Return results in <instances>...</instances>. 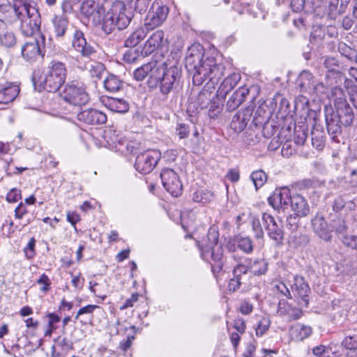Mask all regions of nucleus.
Listing matches in <instances>:
<instances>
[{
    "mask_svg": "<svg viewBox=\"0 0 357 357\" xmlns=\"http://www.w3.org/2000/svg\"><path fill=\"white\" fill-rule=\"evenodd\" d=\"M201 255L205 261L211 259L214 264L212 265L213 271H220L223 266L224 251L222 245L209 246L208 248L200 247Z\"/></svg>",
    "mask_w": 357,
    "mask_h": 357,
    "instance_id": "16",
    "label": "nucleus"
},
{
    "mask_svg": "<svg viewBox=\"0 0 357 357\" xmlns=\"http://www.w3.org/2000/svg\"><path fill=\"white\" fill-rule=\"evenodd\" d=\"M105 71V66L100 62H93L89 68V72L92 77L101 79Z\"/></svg>",
    "mask_w": 357,
    "mask_h": 357,
    "instance_id": "47",
    "label": "nucleus"
},
{
    "mask_svg": "<svg viewBox=\"0 0 357 357\" xmlns=\"http://www.w3.org/2000/svg\"><path fill=\"white\" fill-rule=\"evenodd\" d=\"M292 197L290 195V191L287 188H282L275 190L273 194L268 198V203L275 209H285L289 203H291Z\"/></svg>",
    "mask_w": 357,
    "mask_h": 357,
    "instance_id": "18",
    "label": "nucleus"
},
{
    "mask_svg": "<svg viewBox=\"0 0 357 357\" xmlns=\"http://www.w3.org/2000/svg\"><path fill=\"white\" fill-rule=\"evenodd\" d=\"M72 44L76 51L84 56H89L94 52L93 48L86 43L84 33L79 29H75Z\"/></svg>",
    "mask_w": 357,
    "mask_h": 357,
    "instance_id": "21",
    "label": "nucleus"
},
{
    "mask_svg": "<svg viewBox=\"0 0 357 357\" xmlns=\"http://www.w3.org/2000/svg\"><path fill=\"white\" fill-rule=\"evenodd\" d=\"M107 107L112 112L126 113L129 110V103L121 98H112L108 100Z\"/></svg>",
    "mask_w": 357,
    "mask_h": 357,
    "instance_id": "35",
    "label": "nucleus"
},
{
    "mask_svg": "<svg viewBox=\"0 0 357 357\" xmlns=\"http://www.w3.org/2000/svg\"><path fill=\"white\" fill-rule=\"evenodd\" d=\"M346 201L342 196L336 197L333 203L332 208L335 213L338 214L345 206Z\"/></svg>",
    "mask_w": 357,
    "mask_h": 357,
    "instance_id": "55",
    "label": "nucleus"
},
{
    "mask_svg": "<svg viewBox=\"0 0 357 357\" xmlns=\"http://www.w3.org/2000/svg\"><path fill=\"white\" fill-rule=\"evenodd\" d=\"M234 278L230 280L229 287L230 290L234 291L238 289L242 284H245L246 276L245 274H238L236 273V265L233 268Z\"/></svg>",
    "mask_w": 357,
    "mask_h": 357,
    "instance_id": "44",
    "label": "nucleus"
},
{
    "mask_svg": "<svg viewBox=\"0 0 357 357\" xmlns=\"http://www.w3.org/2000/svg\"><path fill=\"white\" fill-rule=\"evenodd\" d=\"M160 159V153L152 149L139 154L135 160V167L142 174L150 173Z\"/></svg>",
    "mask_w": 357,
    "mask_h": 357,
    "instance_id": "9",
    "label": "nucleus"
},
{
    "mask_svg": "<svg viewBox=\"0 0 357 357\" xmlns=\"http://www.w3.org/2000/svg\"><path fill=\"white\" fill-rule=\"evenodd\" d=\"M160 178L163 187L172 196L178 197L181 195L183 185L178 176L173 169H163L160 173Z\"/></svg>",
    "mask_w": 357,
    "mask_h": 357,
    "instance_id": "12",
    "label": "nucleus"
},
{
    "mask_svg": "<svg viewBox=\"0 0 357 357\" xmlns=\"http://www.w3.org/2000/svg\"><path fill=\"white\" fill-rule=\"evenodd\" d=\"M344 335L341 342L343 348L347 351H351L357 348V330L355 328H346L343 330Z\"/></svg>",
    "mask_w": 357,
    "mask_h": 357,
    "instance_id": "34",
    "label": "nucleus"
},
{
    "mask_svg": "<svg viewBox=\"0 0 357 357\" xmlns=\"http://www.w3.org/2000/svg\"><path fill=\"white\" fill-rule=\"evenodd\" d=\"M35 244H36V240L34 239V238H31L29 240L26 247L24 248L25 255L29 259H31L35 255V250H34Z\"/></svg>",
    "mask_w": 357,
    "mask_h": 357,
    "instance_id": "61",
    "label": "nucleus"
},
{
    "mask_svg": "<svg viewBox=\"0 0 357 357\" xmlns=\"http://www.w3.org/2000/svg\"><path fill=\"white\" fill-rule=\"evenodd\" d=\"M151 0H131V8L137 13H144L149 6Z\"/></svg>",
    "mask_w": 357,
    "mask_h": 357,
    "instance_id": "48",
    "label": "nucleus"
},
{
    "mask_svg": "<svg viewBox=\"0 0 357 357\" xmlns=\"http://www.w3.org/2000/svg\"><path fill=\"white\" fill-rule=\"evenodd\" d=\"M45 36L40 33L38 38L26 43L22 47V55L27 61L32 62L43 56V48L45 47Z\"/></svg>",
    "mask_w": 357,
    "mask_h": 357,
    "instance_id": "13",
    "label": "nucleus"
},
{
    "mask_svg": "<svg viewBox=\"0 0 357 357\" xmlns=\"http://www.w3.org/2000/svg\"><path fill=\"white\" fill-rule=\"evenodd\" d=\"M216 95L207 90L202 91L197 96V102L201 109L208 108L211 102L218 98Z\"/></svg>",
    "mask_w": 357,
    "mask_h": 357,
    "instance_id": "39",
    "label": "nucleus"
},
{
    "mask_svg": "<svg viewBox=\"0 0 357 357\" xmlns=\"http://www.w3.org/2000/svg\"><path fill=\"white\" fill-rule=\"evenodd\" d=\"M307 129L303 126H296L294 130V142L298 145H303L307 139Z\"/></svg>",
    "mask_w": 357,
    "mask_h": 357,
    "instance_id": "49",
    "label": "nucleus"
},
{
    "mask_svg": "<svg viewBox=\"0 0 357 357\" xmlns=\"http://www.w3.org/2000/svg\"><path fill=\"white\" fill-rule=\"evenodd\" d=\"M21 191L17 188H13L8 192L6 200L10 203H15L21 199Z\"/></svg>",
    "mask_w": 357,
    "mask_h": 357,
    "instance_id": "57",
    "label": "nucleus"
},
{
    "mask_svg": "<svg viewBox=\"0 0 357 357\" xmlns=\"http://www.w3.org/2000/svg\"><path fill=\"white\" fill-rule=\"evenodd\" d=\"M337 50L342 56L346 57L351 56L354 52L353 49L343 42L338 44Z\"/></svg>",
    "mask_w": 357,
    "mask_h": 357,
    "instance_id": "58",
    "label": "nucleus"
},
{
    "mask_svg": "<svg viewBox=\"0 0 357 357\" xmlns=\"http://www.w3.org/2000/svg\"><path fill=\"white\" fill-rule=\"evenodd\" d=\"M181 77V70L175 66L164 70V75H162L159 80L158 86L160 91L163 96H167L174 88L179 85Z\"/></svg>",
    "mask_w": 357,
    "mask_h": 357,
    "instance_id": "8",
    "label": "nucleus"
},
{
    "mask_svg": "<svg viewBox=\"0 0 357 357\" xmlns=\"http://www.w3.org/2000/svg\"><path fill=\"white\" fill-rule=\"evenodd\" d=\"M176 133L180 139L188 137L190 133L189 126L183 123H178L176 127Z\"/></svg>",
    "mask_w": 357,
    "mask_h": 357,
    "instance_id": "54",
    "label": "nucleus"
},
{
    "mask_svg": "<svg viewBox=\"0 0 357 357\" xmlns=\"http://www.w3.org/2000/svg\"><path fill=\"white\" fill-rule=\"evenodd\" d=\"M262 220L268 237L275 242L276 245L282 244L284 240V230L281 221H277L275 218L268 213L262 214Z\"/></svg>",
    "mask_w": 357,
    "mask_h": 357,
    "instance_id": "11",
    "label": "nucleus"
},
{
    "mask_svg": "<svg viewBox=\"0 0 357 357\" xmlns=\"http://www.w3.org/2000/svg\"><path fill=\"white\" fill-rule=\"evenodd\" d=\"M150 70L151 67H149V63L144 64L133 72V77L137 81H142L148 77V73Z\"/></svg>",
    "mask_w": 357,
    "mask_h": 357,
    "instance_id": "51",
    "label": "nucleus"
},
{
    "mask_svg": "<svg viewBox=\"0 0 357 357\" xmlns=\"http://www.w3.org/2000/svg\"><path fill=\"white\" fill-rule=\"evenodd\" d=\"M252 230L255 232V238L259 239L262 238L264 236V231L262 227L261 226V223L258 219H254L252 220Z\"/></svg>",
    "mask_w": 357,
    "mask_h": 357,
    "instance_id": "60",
    "label": "nucleus"
},
{
    "mask_svg": "<svg viewBox=\"0 0 357 357\" xmlns=\"http://www.w3.org/2000/svg\"><path fill=\"white\" fill-rule=\"evenodd\" d=\"M53 25V31L57 39H63L69 31L68 19L63 16L56 15L52 20Z\"/></svg>",
    "mask_w": 357,
    "mask_h": 357,
    "instance_id": "26",
    "label": "nucleus"
},
{
    "mask_svg": "<svg viewBox=\"0 0 357 357\" xmlns=\"http://www.w3.org/2000/svg\"><path fill=\"white\" fill-rule=\"evenodd\" d=\"M98 308H100V306L96 305H88L82 307L78 310L75 319H77L80 315L84 314H92L93 311Z\"/></svg>",
    "mask_w": 357,
    "mask_h": 357,
    "instance_id": "62",
    "label": "nucleus"
},
{
    "mask_svg": "<svg viewBox=\"0 0 357 357\" xmlns=\"http://www.w3.org/2000/svg\"><path fill=\"white\" fill-rule=\"evenodd\" d=\"M60 94L66 102L75 106L84 105L89 100L84 84L78 80L68 82Z\"/></svg>",
    "mask_w": 357,
    "mask_h": 357,
    "instance_id": "6",
    "label": "nucleus"
},
{
    "mask_svg": "<svg viewBox=\"0 0 357 357\" xmlns=\"http://www.w3.org/2000/svg\"><path fill=\"white\" fill-rule=\"evenodd\" d=\"M344 86L347 89L349 95V100L353 106L357 109V84H354L351 79L346 77Z\"/></svg>",
    "mask_w": 357,
    "mask_h": 357,
    "instance_id": "43",
    "label": "nucleus"
},
{
    "mask_svg": "<svg viewBox=\"0 0 357 357\" xmlns=\"http://www.w3.org/2000/svg\"><path fill=\"white\" fill-rule=\"evenodd\" d=\"M134 17L133 11L127 8L121 1L114 2L105 13L102 22V30L108 35L115 29L123 30L130 24Z\"/></svg>",
    "mask_w": 357,
    "mask_h": 357,
    "instance_id": "2",
    "label": "nucleus"
},
{
    "mask_svg": "<svg viewBox=\"0 0 357 357\" xmlns=\"http://www.w3.org/2000/svg\"><path fill=\"white\" fill-rule=\"evenodd\" d=\"M249 93V89L246 87H240L229 97L226 104V109L232 112L237 109L245 100Z\"/></svg>",
    "mask_w": 357,
    "mask_h": 357,
    "instance_id": "28",
    "label": "nucleus"
},
{
    "mask_svg": "<svg viewBox=\"0 0 357 357\" xmlns=\"http://www.w3.org/2000/svg\"><path fill=\"white\" fill-rule=\"evenodd\" d=\"M203 57L204 49L199 45H192L186 52L185 68L192 75L193 84L199 86L208 78V84H218L225 75V66L213 57Z\"/></svg>",
    "mask_w": 357,
    "mask_h": 357,
    "instance_id": "1",
    "label": "nucleus"
},
{
    "mask_svg": "<svg viewBox=\"0 0 357 357\" xmlns=\"http://www.w3.org/2000/svg\"><path fill=\"white\" fill-rule=\"evenodd\" d=\"M292 335L296 340H303L310 337L312 333V329L309 326L298 324L292 328Z\"/></svg>",
    "mask_w": 357,
    "mask_h": 357,
    "instance_id": "37",
    "label": "nucleus"
},
{
    "mask_svg": "<svg viewBox=\"0 0 357 357\" xmlns=\"http://www.w3.org/2000/svg\"><path fill=\"white\" fill-rule=\"evenodd\" d=\"M299 216L295 215H289L287 218V227L291 231H294L297 229L299 222Z\"/></svg>",
    "mask_w": 357,
    "mask_h": 357,
    "instance_id": "53",
    "label": "nucleus"
},
{
    "mask_svg": "<svg viewBox=\"0 0 357 357\" xmlns=\"http://www.w3.org/2000/svg\"><path fill=\"white\" fill-rule=\"evenodd\" d=\"M252 116L251 109L247 108L236 113L232 118L230 127L236 132H242L248 125Z\"/></svg>",
    "mask_w": 357,
    "mask_h": 357,
    "instance_id": "23",
    "label": "nucleus"
},
{
    "mask_svg": "<svg viewBox=\"0 0 357 357\" xmlns=\"http://www.w3.org/2000/svg\"><path fill=\"white\" fill-rule=\"evenodd\" d=\"M302 315L303 312L301 310L291 305V307L287 312V317L289 320H296L300 319Z\"/></svg>",
    "mask_w": 357,
    "mask_h": 357,
    "instance_id": "59",
    "label": "nucleus"
},
{
    "mask_svg": "<svg viewBox=\"0 0 357 357\" xmlns=\"http://www.w3.org/2000/svg\"><path fill=\"white\" fill-rule=\"evenodd\" d=\"M334 312L332 315V321L334 324L339 326H344L348 320L349 310L346 307L337 306L333 307Z\"/></svg>",
    "mask_w": 357,
    "mask_h": 357,
    "instance_id": "36",
    "label": "nucleus"
},
{
    "mask_svg": "<svg viewBox=\"0 0 357 357\" xmlns=\"http://www.w3.org/2000/svg\"><path fill=\"white\" fill-rule=\"evenodd\" d=\"M323 66L326 68L327 71L337 75H342L347 70V66L340 62L333 56H326L324 59Z\"/></svg>",
    "mask_w": 357,
    "mask_h": 357,
    "instance_id": "32",
    "label": "nucleus"
},
{
    "mask_svg": "<svg viewBox=\"0 0 357 357\" xmlns=\"http://www.w3.org/2000/svg\"><path fill=\"white\" fill-rule=\"evenodd\" d=\"M291 206L295 214L299 217H305L310 213V206L307 200L301 195L292 197Z\"/></svg>",
    "mask_w": 357,
    "mask_h": 357,
    "instance_id": "29",
    "label": "nucleus"
},
{
    "mask_svg": "<svg viewBox=\"0 0 357 357\" xmlns=\"http://www.w3.org/2000/svg\"><path fill=\"white\" fill-rule=\"evenodd\" d=\"M235 242L237 247L246 254H250L253 251L252 241L250 237L236 236Z\"/></svg>",
    "mask_w": 357,
    "mask_h": 357,
    "instance_id": "41",
    "label": "nucleus"
},
{
    "mask_svg": "<svg viewBox=\"0 0 357 357\" xmlns=\"http://www.w3.org/2000/svg\"><path fill=\"white\" fill-rule=\"evenodd\" d=\"M146 36L145 31L142 29H138L133 31L126 40L125 46L132 47L137 45Z\"/></svg>",
    "mask_w": 357,
    "mask_h": 357,
    "instance_id": "40",
    "label": "nucleus"
},
{
    "mask_svg": "<svg viewBox=\"0 0 357 357\" xmlns=\"http://www.w3.org/2000/svg\"><path fill=\"white\" fill-rule=\"evenodd\" d=\"M311 225L313 231L322 240L328 242L333 238V229L328 224L324 217L317 214L312 220Z\"/></svg>",
    "mask_w": 357,
    "mask_h": 357,
    "instance_id": "17",
    "label": "nucleus"
},
{
    "mask_svg": "<svg viewBox=\"0 0 357 357\" xmlns=\"http://www.w3.org/2000/svg\"><path fill=\"white\" fill-rule=\"evenodd\" d=\"M23 0H0V16L5 17L10 23H19L20 30L25 36H32L30 30V21L26 22L23 13L20 11L24 9Z\"/></svg>",
    "mask_w": 357,
    "mask_h": 357,
    "instance_id": "4",
    "label": "nucleus"
},
{
    "mask_svg": "<svg viewBox=\"0 0 357 357\" xmlns=\"http://www.w3.org/2000/svg\"><path fill=\"white\" fill-rule=\"evenodd\" d=\"M123 86V82L114 75H109L104 80L105 88L110 92H116L120 91Z\"/></svg>",
    "mask_w": 357,
    "mask_h": 357,
    "instance_id": "38",
    "label": "nucleus"
},
{
    "mask_svg": "<svg viewBox=\"0 0 357 357\" xmlns=\"http://www.w3.org/2000/svg\"><path fill=\"white\" fill-rule=\"evenodd\" d=\"M20 93V88L13 84H7L0 89V104H8L13 101Z\"/></svg>",
    "mask_w": 357,
    "mask_h": 357,
    "instance_id": "31",
    "label": "nucleus"
},
{
    "mask_svg": "<svg viewBox=\"0 0 357 357\" xmlns=\"http://www.w3.org/2000/svg\"><path fill=\"white\" fill-rule=\"evenodd\" d=\"M342 243L348 248L357 250V236H344Z\"/></svg>",
    "mask_w": 357,
    "mask_h": 357,
    "instance_id": "56",
    "label": "nucleus"
},
{
    "mask_svg": "<svg viewBox=\"0 0 357 357\" xmlns=\"http://www.w3.org/2000/svg\"><path fill=\"white\" fill-rule=\"evenodd\" d=\"M291 307V305L285 301H280L278 303L277 313L279 316H287V312Z\"/></svg>",
    "mask_w": 357,
    "mask_h": 357,
    "instance_id": "63",
    "label": "nucleus"
},
{
    "mask_svg": "<svg viewBox=\"0 0 357 357\" xmlns=\"http://www.w3.org/2000/svg\"><path fill=\"white\" fill-rule=\"evenodd\" d=\"M105 286V284L98 283L96 282L91 281L89 282V289L90 291L94 294V295L100 298L102 301H104L107 296L106 294H102V287Z\"/></svg>",
    "mask_w": 357,
    "mask_h": 357,
    "instance_id": "50",
    "label": "nucleus"
},
{
    "mask_svg": "<svg viewBox=\"0 0 357 357\" xmlns=\"http://www.w3.org/2000/svg\"><path fill=\"white\" fill-rule=\"evenodd\" d=\"M250 178L254 183L256 190L262 187L267 180V175L263 170H257L251 174Z\"/></svg>",
    "mask_w": 357,
    "mask_h": 357,
    "instance_id": "46",
    "label": "nucleus"
},
{
    "mask_svg": "<svg viewBox=\"0 0 357 357\" xmlns=\"http://www.w3.org/2000/svg\"><path fill=\"white\" fill-rule=\"evenodd\" d=\"M334 113L342 121L344 127L351 126L354 120V113L346 98L342 96L334 100Z\"/></svg>",
    "mask_w": 357,
    "mask_h": 357,
    "instance_id": "14",
    "label": "nucleus"
},
{
    "mask_svg": "<svg viewBox=\"0 0 357 357\" xmlns=\"http://www.w3.org/2000/svg\"><path fill=\"white\" fill-rule=\"evenodd\" d=\"M232 259L236 263V273L245 274L250 273L254 275H264L268 270V262L264 259H253L233 253Z\"/></svg>",
    "mask_w": 357,
    "mask_h": 357,
    "instance_id": "5",
    "label": "nucleus"
},
{
    "mask_svg": "<svg viewBox=\"0 0 357 357\" xmlns=\"http://www.w3.org/2000/svg\"><path fill=\"white\" fill-rule=\"evenodd\" d=\"M77 119L89 125H100L107 121L106 114L96 109H88L80 112L77 114Z\"/></svg>",
    "mask_w": 357,
    "mask_h": 357,
    "instance_id": "19",
    "label": "nucleus"
},
{
    "mask_svg": "<svg viewBox=\"0 0 357 357\" xmlns=\"http://www.w3.org/2000/svg\"><path fill=\"white\" fill-rule=\"evenodd\" d=\"M169 12L168 6L160 0H155L145 18L144 26L146 29H153L160 26L166 20Z\"/></svg>",
    "mask_w": 357,
    "mask_h": 357,
    "instance_id": "7",
    "label": "nucleus"
},
{
    "mask_svg": "<svg viewBox=\"0 0 357 357\" xmlns=\"http://www.w3.org/2000/svg\"><path fill=\"white\" fill-rule=\"evenodd\" d=\"M240 78L238 73H229L221 82L216 93L217 97L225 98L227 93L236 85Z\"/></svg>",
    "mask_w": 357,
    "mask_h": 357,
    "instance_id": "27",
    "label": "nucleus"
},
{
    "mask_svg": "<svg viewBox=\"0 0 357 357\" xmlns=\"http://www.w3.org/2000/svg\"><path fill=\"white\" fill-rule=\"evenodd\" d=\"M82 1L80 13L85 17H93L100 15L102 8L95 2V0H79Z\"/></svg>",
    "mask_w": 357,
    "mask_h": 357,
    "instance_id": "30",
    "label": "nucleus"
},
{
    "mask_svg": "<svg viewBox=\"0 0 357 357\" xmlns=\"http://www.w3.org/2000/svg\"><path fill=\"white\" fill-rule=\"evenodd\" d=\"M66 75V64L61 61H52L40 77V85L48 92H56L64 84Z\"/></svg>",
    "mask_w": 357,
    "mask_h": 357,
    "instance_id": "3",
    "label": "nucleus"
},
{
    "mask_svg": "<svg viewBox=\"0 0 357 357\" xmlns=\"http://www.w3.org/2000/svg\"><path fill=\"white\" fill-rule=\"evenodd\" d=\"M270 321L266 318L261 319L255 329L257 336H262L269 328Z\"/></svg>",
    "mask_w": 357,
    "mask_h": 357,
    "instance_id": "52",
    "label": "nucleus"
},
{
    "mask_svg": "<svg viewBox=\"0 0 357 357\" xmlns=\"http://www.w3.org/2000/svg\"><path fill=\"white\" fill-rule=\"evenodd\" d=\"M163 38L164 33L161 30L152 33L142 48V55L147 56L154 52L162 45Z\"/></svg>",
    "mask_w": 357,
    "mask_h": 357,
    "instance_id": "25",
    "label": "nucleus"
},
{
    "mask_svg": "<svg viewBox=\"0 0 357 357\" xmlns=\"http://www.w3.org/2000/svg\"><path fill=\"white\" fill-rule=\"evenodd\" d=\"M292 289L293 291H295L298 296L301 298V301H299L300 305L307 307V297L310 289L303 277L296 276L294 278V283L292 286Z\"/></svg>",
    "mask_w": 357,
    "mask_h": 357,
    "instance_id": "24",
    "label": "nucleus"
},
{
    "mask_svg": "<svg viewBox=\"0 0 357 357\" xmlns=\"http://www.w3.org/2000/svg\"><path fill=\"white\" fill-rule=\"evenodd\" d=\"M312 353L318 357H326L329 354L328 349L324 345H319L312 349Z\"/></svg>",
    "mask_w": 357,
    "mask_h": 357,
    "instance_id": "64",
    "label": "nucleus"
},
{
    "mask_svg": "<svg viewBox=\"0 0 357 357\" xmlns=\"http://www.w3.org/2000/svg\"><path fill=\"white\" fill-rule=\"evenodd\" d=\"M297 84L301 91L312 92L318 90L319 87L324 88L323 84H314V77L312 74L307 71L303 70L299 75L297 79Z\"/></svg>",
    "mask_w": 357,
    "mask_h": 357,
    "instance_id": "22",
    "label": "nucleus"
},
{
    "mask_svg": "<svg viewBox=\"0 0 357 357\" xmlns=\"http://www.w3.org/2000/svg\"><path fill=\"white\" fill-rule=\"evenodd\" d=\"M219 239V231L218 228L215 225L211 226L207 234V243L205 245H202L204 248H208L209 246H216L218 245Z\"/></svg>",
    "mask_w": 357,
    "mask_h": 357,
    "instance_id": "45",
    "label": "nucleus"
},
{
    "mask_svg": "<svg viewBox=\"0 0 357 357\" xmlns=\"http://www.w3.org/2000/svg\"><path fill=\"white\" fill-rule=\"evenodd\" d=\"M24 9L20 11L26 22L30 21V30L33 34L40 32L41 17L36 2L34 0H23Z\"/></svg>",
    "mask_w": 357,
    "mask_h": 357,
    "instance_id": "10",
    "label": "nucleus"
},
{
    "mask_svg": "<svg viewBox=\"0 0 357 357\" xmlns=\"http://www.w3.org/2000/svg\"><path fill=\"white\" fill-rule=\"evenodd\" d=\"M151 70L148 73L147 84L149 88L155 89L158 86L159 80L162 75H164V70L167 66L166 63L158 61H151L149 62Z\"/></svg>",
    "mask_w": 357,
    "mask_h": 357,
    "instance_id": "20",
    "label": "nucleus"
},
{
    "mask_svg": "<svg viewBox=\"0 0 357 357\" xmlns=\"http://www.w3.org/2000/svg\"><path fill=\"white\" fill-rule=\"evenodd\" d=\"M17 38L12 31L6 30L0 34V44L6 48H11L16 44Z\"/></svg>",
    "mask_w": 357,
    "mask_h": 357,
    "instance_id": "42",
    "label": "nucleus"
},
{
    "mask_svg": "<svg viewBox=\"0 0 357 357\" xmlns=\"http://www.w3.org/2000/svg\"><path fill=\"white\" fill-rule=\"evenodd\" d=\"M329 219L331 229H333V231H335L337 234L342 235L347 233L348 225L340 214L330 213Z\"/></svg>",
    "mask_w": 357,
    "mask_h": 357,
    "instance_id": "33",
    "label": "nucleus"
},
{
    "mask_svg": "<svg viewBox=\"0 0 357 357\" xmlns=\"http://www.w3.org/2000/svg\"><path fill=\"white\" fill-rule=\"evenodd\" d=\"M325 121L326 129L331 139L335 142H339V136L342 134V121L334 113V109L332 107H326Z\"/></svg>",
    "mask_w": 357,
    "mask_h": 357,
    "instance_id": "15",
    "label": "nucleus"
}]
</instances>
